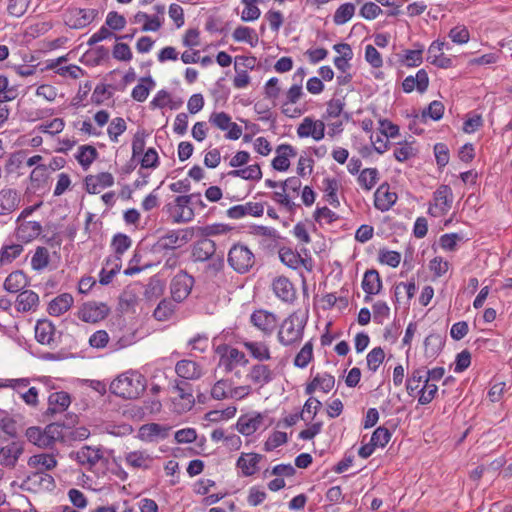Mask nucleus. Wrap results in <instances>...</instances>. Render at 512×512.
<instances>
[{"label": "nucleus", "instance_id": "obj_1", "mask_svg": "<svg viewBox=\"0 0 512 512\" xmlns=\"http://www.w3.org/2000/svg\"><path fill=\"white\" fill-rule=\"evenodd\" d=\"M146 382L144 377L136 371H127L110 384V391L123 399H136L145 390Z\"/></svg>", "mask_w": 512, "mask_h": 512}, {"label": "nucleus", "instance_id": "obj_2", "mask_svg": "<svg viewBox=\"0 0 512 512\" xmlns=\"http://www.w3.org/2000/svg\"><path fill=\"white\" fill-rule=\"evenodd\" d=\"M306 321L297 314H291L280 325L278 331V341L289 346L302 340Z\"/></svg>", "mask_w": 512, "mask_h": 512}, {"label": "nucleus", "instance_id": "obj_3", "mask_svg": "<svg viewBox=\"0 0 512 512\" xmlns=\"http://www.w3.org/2000/svg\"><path fill=\"white\" fill-rule=\"evenodd\" d=\"M228 264L237 273L244 274L255 264V256L248 246L234 244L228 252Z\"/></svg>", "mask_w": 512, "mask_h": 512}, {"label": "nucleus", "instance_id": "obj_4", "mask_svg": "<svg viewBox=\"0 0 512 512\" xmlns=\"http://www.w3.org/2000/svg\"><path fill=\"white\" fill-rule=\"evenodd\" d=\"M194 197H200V193L177 196L173 203L166 204L165 208L172 217L173 223H187L193 220L194 211L190 203Z\"/></svg>", "mask_w": 512, "mask_h": 512}, {"label": "nucleus", "instance_id": "obj_5", "mask_svg": "<svg viewBox=\"0 0 512 512\" xmlns=\"http://www.w3.org/2000/svg\"><path fill=\"white\" fill-rule=\"evenodd\" d=\"M24 451L23 441L0 438V465L7 469H14Z\"/></svg>", "mask_w": 512, "mask_h": 512}, {"label": "nucleus", "instance_id": "obj_6", "mask_svg": "<svg viewBox=\"0 0 512 512\" xmlns=\"http://www.w3.org/2000/svg\"><path fill=\"white\" fill-rule=\"evenodd\" d=\"M453 200V192L450 186L440 185L433 193V203L429 205L428 213L433 217L446 215L452 207Z\"/></svg>", "mask_w": 512, "mask_h": 512}, {"label": "nucleus", "instance_id": "obj_7", "mask_svg": "<svg viewBox=\"0 0 512 512\" xmlns=\"http://www.w3.org/2000/svg\"><path fill=\"white\" fill-rule=\"evenodd\" d=\"M35 339L42 345L55 348L60 343L61 332L56 330L52 321L40 319L35 325Z\"/></svg>", "mask_w": 512, "mask_h": 512}, {"label": "nucleus", "instance_id": "obj_8", "mask_svg": "<svg viewBox=\"0 0 512 512\" xmlns=\"http://www.w3.org/2000/svg\"><path fill=\"white\" fill-rule=\"evenodd\" d=\"M325 128L323 120L307 116L297 126L296 133L300 139L310 137L315 141H320L325 137Z\"/></svg>", "mask_w": 512, "mask_h": 512}, {"label": "nucleus", "instance_id": "obj_9", "mask_svg": "<svg viewBox=\"0 0 512 512\" xmlns=\"http://www.w3.org/2000/svg\"><path fill=\"white\" fill-rule=\"evenodd\" d=\"M98 11L95 9L72 8L64 14V22L73 29H81L94 21Z\"/></svg>", "mask_w": 512, "mask_h": 512}, {"label": "nucleus", "instance_id": "obj_10", "mask_svg": "<svg viewBox=\"0 0 512 512\" xmlns=\"http://www.w3.org/2000/svg\"><path fill=\"white\" fill-rule=\"evenodd\" d=\"M193 285L194 278L186 272L176 274L170 284V291L173 300L178 303L184 301L191 293Z\"/></svg>", "mask_w": 512, "mask_h": 512}, {"label": "nucleus", "instance_id": "obj_11", "mask_svg": "<svg viewBox=\"0 0 512 512\" xmlns=\"http://www.w3.org/2000/svg\"><path fill=\"white\" fill-rule=\"evenodd\" d=\"M217 352L221 353L220 364L225 366V370L227 372H231L234 369L235 364L246 365L248 363V359L245 354L237 348L224 345L219 346Z\"/></svg>", "mask_w": 512, "mask_h": 512}, {"label": "nucleus", "instance_id": "obj_12", "mask_svg": "<svg viewBox=\"0 0 512 512\" xmlns=\"http://www.w3.org/2000/svg\"><path fill=\"white\" fill-rule=\"evenodd\" d=\"M190 240L188 230H170L159 237L156 246L161 250L181 247Z\"/></svg>", "mask_w": 512, "mask_h": 512}, {"label": "nucleus", "instance_id": "obj_13", "mask_svg": "<svg viewBox=\"0 0 512 512\" xmlns=\"http://www.w3.org/2000/svg\"><path fill=\"white\" fill-rule=\"evenodd\" d=\"M250 320L252 324L266 335L273 333L278 324L275 314L266 310H257L251 314Z\"/></svg>", "mask_w": 512, "mask_h": 512}, {"label": "nucleus", "instance_id": "obj_14", "mask_svg": "<svg viewBox=\"0 0 512 512\" xmlns=\"http://www.w3.org/2000/svg\"><path fill=\"white\" fill-rule=\"evenodd\" d=\"M109 313V307L105 303H86L79 310V318L87 323H96L104 319Z\"/></svg>", "mask_w": 512, "mask_h": 512}, {"label": "nucleus", "instance_id": "obj_15", "mask_svg": "<svg viewBox=\"0 0 512 512\" xmlns=\"http://www.w3.org/2000/svg\"><path fill=\"white\" fill-rule=\"evenodd\" d=\"M272 290L275 296L283 302L292 303L296 299V289L285 276H278L273 280Z\"/></svg>", "mask_w": 512, "mask_h": 512}, {"label": "nucleus", "instance_id": "obj_16", "mask_svg": "<svg viewBox=\"0 0 512 512\" xmlns=\"http://www.w3.org/2000/svg\"><path fill=\"white\" fill-rule=\"evenodd\" d=\"M275 372L270 368L269 365L258 363L251 366L247 379L254 385L264 387L275 379Z\"/></svg>", "mask_w": 512, "mask_h": 512}, {"label": "nucleus", "instance_id": "obj_17", "mask_svg": "<svg viewBox=\"0 0 512 512\" xmlns=\"http://www.w3.org/2000/svg\"><path fill=\"white\" fill-rule=\"evenodd\" d=\"M21 203L20 193L13 188L0 190V216H7L16 211Z\"/></svg>", "mask_w": 512, "mask_h": 512}, {"label": "nucleus", "instance_id": "obj_18", "mask_svg": "<svg viewBox=\"0 0 512 512\" xmlns=\"http://www.w3.org/2000/svg\"><path fill=\"white\" fill-rule=\"evenodd\" d=\"M398 196L390 191L388 183L381 184L374 193V206L381 212H386L396 203Z\"/></svg>", "mask_w": 512, "mask_h": 512}, {"label": "nucleus", "instance_id": "obj_19", "mask_svg": "<svg viewBox=\"0 0 512 512\" xmlns=\"http://www.w3.org/2000/svg\"><path fill=\"white\" fill-rule=\"evenodd\" d=\"M297 155L296 149L290 144H281L276 148V156L271 165L273 169L279 172H285L290 167V158Z\"/></svg>", "mask_w": 512, "mask_h": 512}, {"label": "nucleus", "instance_id": "obj_20", "mask_svg": "<svg viewBox=\"0 0 512 512\" xmlns=\"http://www.w3.org/2000/svg\"><path fill=\"white\" fill-rule=\"evenodd\" d=\"M428 86L429 76L425 69L418 70L415 76H407L402 82V89L405 93H411L414 90L424 93Z\"/></svg>", "mask_w": 512, "mask_h": 512}, {"label": "nucleus", "instance_id": "obj_21", "mask_svg": "<svg viewBox=\"0 0 512 512\" xmlns=\"http://www.w3.org/2000/svg\"><path fill=\"white\" fill-rule=\"evenodd\" d=\"M216 254V244L209 238L197 240L193 247L191 256L196 262H205Z\"/></svg>", "mask_w": 512, "mask_h": 512}, {"label": "nucleus", "instance_id": "obj_22", "mask_svg": "<svg viewBox=\"0 0 512 512\" xmlns=\"http://www.w3.org/2000/svg\"><path fill=\"white\" fill-rule=\"evenodd\" d=\"M114 185V177L109 172H101L96 175L85 177L86 191L90 194L100 192V189L108 188Z\"/></svg>", "mask_w": 512, "mask_h": 512}, {"label": "nucleus", "instance_id": "obj_23", "mask_svg": "<svg viewBox=\"0 0 512 512\" xmlns=\"http://www.w3.org/2000/svg\"><path fill=\"white\" fill-rule=\"evenodd\" d=\"M71 456L82 466L92 468L103 457L102 452L98 448L83 446L77 451H73Z\"/></svg>", "mask_w": 512, "mask_h": 512}, {"label": "nucleus", "instance_id": "obj_24", "mask_svg": "<svg viewBox=\"0 0 512 512\" xmlns=\"http://www.w3.org/2000/svg\"><path fill=\"white\" fill-rule=\"evenodd\" d=\"M176 374L183 380H197L202 377V367L195 361L183 359L175 365Z\"/></svg>", "mask_w": 512, "mask_h": 512}, {"label": "nucleus", "instance_id": "obj_25", "mask_svg": "<svg viewBox=\"0 0 512 512\" xmlns=\"http://www.w3.org/2000/svg\"><path fill=\"white\" fill-rule=\"evenodd\" d=\"M163 20L158 15H149L142 11H138L130 18L132 24H142L141 31L143 32L158 31L162 27Z\"/></svg>", "mask_w": 512, "mask_h": 512}, {"label": "nucleus", "instance_id": "obj_26", "mask_svg": "<svg viewBox=\"0 0 512 512\" xmlns=\"http://www.w3.org/2000/svg\"><path fill=\"white\" fill-rule=\"evenodd\" d=\"M42 231V226L37 221H24L16 229V238L22 243H29L36 239Z\"/></svg>", "mask_w": 512, "mask_h": 512}, {"label": "nucleus", "instance_id": "obj_27", "mask_svg": "<svg viewBox=\"0 0 512 512\" xmlns=\"http://www.w3.org/2000/svg\"><path fill=\"white\" fill-rule=\"evenodd\" d=\"M125 463L134 469L148 470L152 467L154 458L147 452L136 450L126 453Z\"/></svg>", "mask_w": 512, "mask_h": 512}, {"label": "nucleus", "instance_id": "obj_28", "mask_svg": "<svg viewBox=\"0 0 512 512\" xmlns=\"http://www.w3.org/2000/svg\"><path fill=\"white\" fill-rule=\"evenodd\" d=\"M70 403L71 398L67 392H54L48 397V408L46 410V415L54 416L55 414L66 411Z\"/></svg>", "mask_w": 512, "mask_h": 512}, {"label": "nucleus", "instance_id": "obj_29", "mask_svg": "<svg viewBox=\"0 0 512 512\" xmlns=\"http://www.w3.org/2000/svg\"><path fill=\"white\" fill-rule=\"evenodd\" d=\"M382 287V281L378 271L371 269L364 273L362 280V289L366 293L365 302L371 300V295H376L380 292Z\"/></svg>", "mask_w": 512, "mask_h": 512}, {"label": "nucleus", "instance_id": "obj_30", "mask_svg": "<svg viewBox=\"0 0 512 512\" xmlns=\"http://www.w3.org/2000/svg\"><path fill=\"white\" fill-rule=\"evenodd\" d=\"M262 455L257 453H243L237 460L236 466L245 477L252 476L258 471V464Z\"/></svg>", "mask_w": 512, "mask_h": 512}, {"label": "nucleus", "instance_id": "obj_31", "mask_svg": "<svg viewBox=\"0 0 512 512\" xmlns=\"http://www.w3.org/2000/svg\"><path fill=\"white\" fill-rule=\"evenodd\" d=\"M241 344L253 359L259 362H264L271 359L269 346L265 342L243 340Z\"/></svg>", "mask_w": 512, "mask_h": 512}, {"label": "nucleus", "instance_id": "obj_32", "mask_svg": "<svg viewBox=\"0 0 512 512\" xmlns=\"http://www.w3.org/2000/svg\"><path fill=\"white\" fill-rule=\"evenodd\" d=\"M170 427L158 424L150 423L143 425L140 430V436L146 441H157L159 439H165L169 434Z\"/></svg>", "mask_w": 512, "mask_h": 512}, {"label": "nucleus", "instance_id": "obj_33", "mask_svg": "<svg viewBox=\"0 0 512 512\" xmlns=\"http://www.w3.org/2000/svg\"><path fill=\"white\" fill-rule=\"evenodd\" d=\"M333 49L340 54L334 58L335 67L345 73L350 69L349 61L353 58V51L349 44L347 43H339L333 46Z\"/></svg>", "mask_w": 512, "mask_h": 512}, {"label": "nucleus", "instance_id": "obj_34", "mask_svg": "<svg viewBox=\"0 0 512 512\" xmlns=\"http://www.w3.org/2000/svg\"><path fill=\"white\" fill-rule=\"evenodd\" d=\"M263 423V416L261 414H256L254 416H241L236 424L237 430L245 435L249 436L256 432Z\"/></svg>", "mask_w": 512, "mask_h": 512}, {"label": "nucleus", "instance_id": "obj_35", "mask_svg": "<svg viewBox=\"0 0 512 512\" xmlns=\"http://www.w3.org/2000/svg\"><path fill=\"white\" fill-rule=\"evenodd\" d=\"M27 464L35 471L46 472L56 467L57 460L52 454L41 453L31 456Z\"/></svg>", "mask_w": 512, "mask_h": 512}, {"label": "nucleus", "instance_id": "obj_36", "mask_svg": "<svg viewBox=\"0 0 512 512\" xmlns=\"http://www.w3.org/2000/svg\"><path fill=\"white\" fill-rule=\"evenodd\" d=\"M73 296L69 293H62L55 297L48 306V312L52 316H60L67 312L73 305Z\"/></svg>", "mask_w": 512, "mask_h": 512}, {"label": "nucleus", "instance_id": "obj_37", "mask_svg": "<svg viewBox=\"0 0 512 512\" xmlns=\"http://www.w3.org/2000/svg\"><path fill=\"white\" fill-rule=\"evenodd\" d=\"M340 187V182L336 178L325 177L322 181L321 189L324 192L326 201L333 207L340 205L337 192Z\"/></svg>", "mask_w": 512, "mask_h": 512}, {"label": "nucleus", "instance_id": "obj_38", "mask_svg": "<svg viewBox=\"0 0 512 512\" xmlns=\"http://www.w3.org/2000/svg\"><path fill=\"white\" fill-rule=\"evenodd\" d=\"M39 303V296L32 290H24L20 292L16 299L18 311L28 312L35 310Z\"/></svg>", "mask_w": 512, "mask_h": 512}, {"label": "nucleus", "instance_id": "obj_39", "mask_svg": "<svg viewBox=\"0 0 512 512\" xmlns=\"http://www.w3.org/2000/svg\"><path fill=\"white\" fill-rule=\"evenodd\" d=\"M25 435L30 443L40 448H48L53 445V436H47L39 427H29Z\"/></svg>", "mask_w": 512, "mask_h": 512}, {"label": "nucleus", "instance_id": "obj_40", "mask_svg": "<svg viewBox=\"0 0 512 512\" xmlns=\"http://www.w3.org/2000/svg\"><path fill=\"white\" fill-rule=\"evenodd\" d=\"M28 283L26 275L20 271L10 273L4 281V289L10 293H17L26 287Z\"/></svg>", "mask_w": 512, "mask_h": 512}, {"label": "nucleus", "instance_id": "obj_41", "mask_svg": "<svg viewBox=\"0 0 512 512\" xmlns=\"http://www.w3.org/2000/svg\"><path fill=\"white\" fill-rule=\"evenodd\" d=\"M172 390L178 395L180 399L185 401V408H192L195 400L193 397V389L191 384L184 380H175L174 385L172 386Z\"/></svg>", "mask_w": 512, "mask_h": 512}, {"label": "nucleus", "instance_id": "obj_42", "mask_svg": "<svg viewBox=\"0 0 512 512\" xmlns=\"http://www.w3.org/2000/svg\"><path fill=\"white\" fill-rule=\"evenodd\" d=\"M23 250L22 244H4L0 249V267L11 264L22 254Z\"/></svg>", "mask_w": 512, "mask_h": 512}, {"label": "nucleus", "instance_id": "obj_43", "mask_svg": "<svg viewBox=\"0 0 512 512\" xmlns=\"http://www.w3.org/2000/svg\"><path fill=\"white\" fill-rule=\"evenodd\" d=\"M154 87L155 81L151 76L143 77L140 79V82L133 88L131 96L138 102H144Z\"/></svg>", "mask_w": 512, "mask_h": 512}, {"label": "nucleus", "instance_id": "obj_44", "mask_svg": "<svg viewBox=\"0 0 512 512\" xmlns=\"http://www.w3.org/2000/svg\"><path fill=\"white\" fill-rule=\"evenodd\" d=\"M425 367H419L414 369L407 377L406 380V390L410 396H413L415 393L421 389L420 384L425 382Z\"/></svg>", "mask_w": 512, "mask_h": 512}, {"label": "nucleus", "instance_id": "obj_45", "mask_svg": "<svg viewBox=\"0 0 512 512\" xmlns=\"http://www.w3.org/2000/svg\"><path fill=\"white\" fill-rule=\"evenodd\" d=\"M415 49L405 50L402 58V63L406 67H418L423 62L424 46L422 44H414Z\"/></svg>", "mask_w": 512, "mask_h": 512}, {"label": "nucleus", "instance_id": "obj_46", "mask_svg": "<svg viewBox=\"0 0 512 512\" xmlns=\"http://www.w3.org/2000/svg\"><path fill=\"white\" fill-rule=\"evenodd\" d=\"M98 152L95 147L91 145H82L78 148L76 159L79 164L87 169L96 160Z\"/></svg>", "mask_w": 512, "mask_h": 512}, {"label": "nucleus", "instance_id": "obj_47", "mask_svg": "<svg viewBox=\"0 0 512 512\" xmlns=\"http://www.w3.org/2000/svg\"><path fill=\"white\" fill-rule=\"evenodd\" d=\"M231 177H239L244 180L258 181L262 178V171L258 164L249 165L242 169L231 170L228 172Z\"/></svg>", "mask_w": 512, "mask_h": 512}, {"label": "nucleus", "instance_id": "obj_48", "mask_svg": "<svg viewBox=\"0 0 512 512\" xmlns=\"http://www.w3.org/2000/svg\"><path fill=\"white\" fill-rule=\"evenodd\" d=\"M356 7L353 3L347 2L341 4L333 15V22L336 25L347 23L355 14Z\"/></svg>", "mask_w": 512, "mask_h": 512}, {"label": "nucleus", "instance_id": "obj_49", "mask_svg": "<svg viewBox=\"0 0 512 512\" xmlns=\"http://www.w3.org/2000/svg\"><path fill=\"white\" fill-rule=\"evenodd\" d=\"M233 38L237 42H246L252 47L258 42V36L254 29L247 26H238L232 34Z\"/></svg>", "mask_w": 512, "mask_h": 512}, {"label": "nucleus", "instance_id": "obj_50", "mask_svg": "<svg viewBox=\"0 0 512 512\" xmlns=\"http://www.w3.org/2000/svg\"><path fill=\"white\" fill-rule=\"evenodd\" d=\"M378 179L379 172L376 168H365L359 174L358 183L363 189L369 191L376 185Z\"/></svg>", "mask_w": 512, "mask_h": 512}, {"label": "nucleus", "instance_id": "obj_51", "mask_svg": "<svg viewBox=\"0 0 512 512\" xmlns=\"http://www.w3.org/2000/svg\"><path fill=\"white\" fill-rule=\"evenodd\" d=\"M313 359V343L308 341L300 349L294 358V365L298 368H306Z\"/></svg>", "mask_w": 512, "mask_h": 512}, {"label": "nucleus", "instance_id": "obj_52", "mask_svg": "<svg viewBox=\"0 0 512 512\" xmlns=\"http://www.w3.org/2000/svg\"><path fill=\"white\" fill-rule=\"evenodd\" d=\"M438 391V387L435 383L427 381L418 391L419 398L418 403L420 405H427L435 398Z\"/></svg>", "mask_w": 512, "mask_h": 512}, {"label": "nucleus", "instance_id": "obj_53", "mask_svg": "<svg viewBox=\"0 0 512 512\" xmlns=\"http://www.w3.org/2000/svg\"><path fill=\"white\" fill-rule=\"evenodd\" d=\"M174 311L175 305L171 301L163 299L155 308L153 315L158 321H166L170 319Z\"/></svg>", "mask_w": 512, "mask_h": 512}, {"label": "nucleus", "instance_id": "obj_54", "mask_svg": "<svg viewBox=\"0 0 512 512\" xmlns=\"http://www.w3.org/2000/svg\"><path fill=\"white\" fill-rule=\"evenodd\" d=\"M279 257L282 263L289 268L297 269L301 266L302 257L299 253L294 252L291 249H281L279 251Z\"/></svg>", "mask_w": 512, "mask_h": 512}, {"label": "nucleus", "instance_id": "obj_55", "mask_svg": "<svg viewBox=\"0 0 512 512\" xmlns=\"http://www.w3.org/2000/svg\"><path fill=\"white\" fill-rule=\"evenodd\" d=\"M49 264V251L45 247H37L31 259V266L34 270H42Z\"/></svg>", "mask_w": 512, "mask_h": 512}, {"label": "nucleus", "instance_id": "obj_56", "mask_svg": "<svg viewBox=\"0 0 512 512\" xmlns=\"http://www.w3.org/2000/svg\"><path fill=\"white\" fill-rule=\"evenodd\" d=\"M127 129L126 122L123 118L117 117L114 118L108 128H107V134L110 138V140L114 143L118 142V137L123 134Z\"/></svg>", "mask_w": 512, "mask_h": 512}, {"label": "nucleus", "instance_id": "obj_57", "mask_svg": "<svg viewBox=\"0 0 512 512\" xmlns=\"http://www.w3.org/2000/svg\"><path fill=\"white\" fill-rule=\"evenodd\" d=\"M449 38L455 44H466L470 40V32L465 25H457L450 29Z\"/></svg>", "mask_w": 512, "mask_h": 512}, {"label": "nucleus", "instance_id": "obj_58", "mask_svg": "<svg viewBox=\"0 0 512 512\" xmlns=\"http://www.w3.org/2000/svg\"><path fill=\"white\" fill-rule=\"evenodd\" d=\"M385 353L381 347L373 348L366 357L367 367L370 371L376 372L384 361Z\"/></svg>", "mask_w": 512, "mask_h": 512}, {"label": "nucleus", "instance_id": "obj_59", "mask_svg": "<svg viewBox=\"0 0 512 512\" xmlns=\"http://www.w3.org/2000/svg\"><path fill=\"white\" fill-rule=\"evenodd\" d=\"M321 406L322 404L318 399L310 397L307 399L300 412L301 419L305 421L313 420Z\"/></svg>", "mask_w": 512, "mask_h": 512}, {"label": "nucleus", "instance_id": "obj_60", "mask_svg": "<svg viewBox=\"0 0 512 512\" xmlns=\"http://www.w3.org/2000/svg\"><path fill=\"white\" fill-rule=\"evenodd\" d=\"M131 244V238L128 235L122 233L114 235L111 242L112 248L118 255H122L124 252H126L131 247Z\"/></svg>", "mask_w": 512, "mask_h": 512}, {"label": "nucleus", "instance_id": "obj_61", "mask_svg": "<svg viewBox=\"0 0 512 512\" xmlns=\"http://www.w3.org/2000/svg\"><path fill=\"white\" fill-rule=\"evenodd\" d=\"M231 384L227 380H219L217 381L212 389L211 396L215 400H223L230 397Z\"/></svg>", "mask_w": 512, "mask_h": 512}, {"label": "nucleus", "instance_id": "obj_62", "mask_svg": "<svg viewBox=\"0 0 512 512\" xmlns=\"http://www.w3.org/2000/svg\"><path fill=\"white\" fill-rule=\"evenodd\" d=\"M30 4V0H7V12L10 16H23Z\"/></svg>", "mask_w": 512, "mask_h": 512}, {"label": "nucleus", "instance_id": "obj_63", "mask_svg": "<svg viewBox=\"0 0 512 512\" xmlns=\"http://www.w3.org/2000/svg\"><path fill=\"white\" fill-rule=\"evenodd\" d=\"M272 199L285 207L289 212H293L299 206L292 201L291 194L286 192L284 189H281V191H275L272 194Z\"/></svg>", "mask_w": 512, "mask_h": 512}, {"label": "nucleus", "instance_id": "obj_64", "mask_svg": "<svg viewBox=\"0 0 512 512\" xmlns=\"http://www.w3.org/2000/svg\"><path fill=\"white\" fill-rule=\"evenodd\" d=\"M393 154L397 161L404 162L415 156L416 151L411 143L403 142L398 144V146L394 149Z\"/></svg>", "mask_w": 512, "mask_h": 512}]
</instances>
